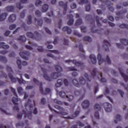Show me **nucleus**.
Instances as JSON below:
<instances>
[{
    "mask_svg": "<svg viewBox=\"0 0 128 128\" xmlns=\"http://www.w3.org/2000/svg\"><path fill=\"white\" fill-rule=\"evenodd\" d=\"M89 58L93 64H96V58L94 54H91L89 56Z\"/></svg>",
    "mask_w": 128,
    "mask_h": 128,
    "instance_id": "20",
    "label": "nucleus"
},
{
    "mask_svg": "<svg viewBox=\"0 0 128 128\" xmlns=\"http://www.w3.org/2000/svg\"><path fill=\"white\" fill-rule=\"evenodd\" d=\"M98 60L99 64H104V62H106V60L102 58V55L100 54L98 55Z\"/></svg>",
    "mask_w": 128,
    "mask_h": 128,
    "instance_id": "25",
    "label": "nucleus"
},
{
    "mask_svg": "<svg viewBox=\"0 0 128 128\" xmlns=\"http://www.w3.org/2000/svg\"><path fill=\"white\" fill-rule=\"evenodd\" d=\"M8 76L12 82H16V80H18V82L19 84H26V81L23 80L22 78V76H20V79L18 78H14V76H12V74L11 73H8Z\"/></svg>",
    "mask_w": 128,
    "mask_h": 128,
    "instance_id": "6",
    "label": "nucleus"
},
{
    "mask_svg": "<svg viewBox=\"0 0 128 128\" xmlns=\"http://www.w3.org/2000/svg\"><path fill=\"white\" fill-rule=\"evenodd\" d=\"M94 110H98L99 112H100L102 110V106L96 104L94 106Z\"/></svg>",
    "mask_w": 128,
    "mask_h": 128,
    "instance_id": "37",
    "label": "nucleus"
},
{
    "mask_svg": "<svg viewBox=\"0 0 128 128\" xmlns=\"http://www.w3.org/2000/svg\"><path fill=\"white\" fill-rule=\"evenodd\" d=\"M62 32H66L68 34H72V29L68 26H64L62 28Z\"/></svg>",
    "mask_w": 128,
    "mask_h": 128,
    "instance_id": "26",
    "label": "nucleus"
},
{
    "mask_svg": "<svg viewBox=\"0 0 128 128\" xmlns=\"http://www.w3.org/2000/svg\"><path fill=\"white\" fill-rule=\"evenodd\" d=\"M34 34L31 32H28L26 33V36L28 38H32V40H40L42 39V35L40 34L38 32H34Z\"/></svg>",
    "mask_w": 128,
    "mask_h": 128,
    "instance_id": "5",
    "label": "nucleus"
},
{
    "mask_svg": "<svg viewBox=\"0 0 128 128\" xmlns=\"http://www.w3.org/2000/svg\"><path fill=\"white\" fill-rule=\"evenodd\" d=\"M41 70L44 74V80H48V82H52V78H53L54 80H56V78H60V76H62V73L60 72H62V68L60 66H55V70L57 72L52 73L51 74V78L48 76V70L42 68V66Z\"/></svg>",
    "mask_w": 128,
    "mask_h": 128,
    "instance_id": "1",
    "label": "nucleus"
},
{
    "mask_svg": "<svg viewBox=\"0 0 128 128\" xmlns=\"http://www.w3.org/2000/svg\"><path fill=\"white\" fill-rule=\"evenodd\" d=\"M78 114H80V112L76 111L72 116H68V117L63 116V118H66L67 120H72L74 118H76V116H78Z\"/></svg>",
    "mask_w": 128,
    "mask_h": 128,
    "instance_id": "17",
    "label": "nucleus"
},
{
    "mask_svg": "<svg viewBox=\"0 0 128 128\" xmlns=\"http://www.w3.org/2000/svg\"><path fill=\"white\" fill-rule=\"evenodd\" d=\"M103 48L105 50V52H110V49L108 48L110 46L111 44L110 42L106 40H104L103 42Z\"/></svg>",
    "mask_w": 128,
    "mask_h": 128,
    "instance_id": "13",
    "label": "nucleus"
},
{
    "mask_svg": "<svg viewBox=\"0 0 128 128\" xmlns=\"http://www.w3.org/2000/svg\"><path fill=\"white\" fill-rule=\"evenodd\" d=\"M116 120H118V122H120V120H122V116L118 114L116 116Z\"/></svg>",
    "mask_w": 128,
    "mask_h": 128,
    "instance_id": "58",
    "label": "nucleus"
},
{
    "mask_svg": "<svg viewBox=\"0 0 128 128\" xmlns=\"http://www.w3.org/2000/svg\"><path fill=\"white\" fill-rule=\"evenodd\" d=\"M76 72H78V70L76 71H73V72H72V76H73L74 78H76V76H78V74Z\"/></svg>",
    "mask_w": 128,
    "mask_h": 128,
    "instance_id": "55",
    "label": "nucleus"
},
{
    "mask_svg": "<svg viewBox=\"0 0 128 128\" xmlns=\"http://www.w3.org/2000/svg\"><path fill=\"white\" fill-rule=\"evenodd\" d=\"M84 76L86 79L87 82H90V80H92V77L89 76L88 74L85 73L84 74Z\"/></svg>",
    "mask_w": 128,
    "mask_h": 128,
    "instance_id": "41",
    "label": "nucleus"
},
{
    "mask_svg": "<svg viewBox=\"0 0 128 128\" xmlns=\"http://www.w3.org/2000/svg\"><path fill=\"white\" fill-rule=\"evenodd\" d=\"M120 42L124 46H128V40L126 38L120 39Z\"/></svg>",
    "mask_w": 128,
    "mask_h": 128,
    "instance_id": "34",
    "label": "nucleus"
},
{
    "mask_svg": "<svg viewBox=\"0 0 128 128\" xmlns=\"http://www.w3.org/2000/svg\"><path fill=\"white\" fill-rule=\"evenodd\" d=\"M118 70H119V72H120V74H121V76H122V78H124V82H128V76L124 74V72H124L122 68H118Z\"/></svg>",
    "mask_w": 128,
    "mask_h": 128,
    "instance_id": "15",
    "label": "nucleus"
},
{
    "mask_svg": "<svg viewBox=\"0 0 128 128\" xmlns=\"http://www.w3.org/2000/svg\"><path fill=\"white\" fill-rule=\"evenodd\" d=\"M62 85V80L58 79L57 80V83L56 84V88H60Z\"/></svg>",
    "mask_w": 128,
    "mask_h": 128,
    "instance_id": "30",
    "label": "nucleus"
},
{
    "mask_svg": "<svg viewBox=\"0 0 128 128\" xmlns=\"http://www.w3.org/2000/svg\"><path fill=\"white\" fill-rule=\"evenodd\" d=\"M8 16V13H4L0 15V22H4Z\"/></svg>",
    "mask_w": 128,
    "mask_h": 128,
    "instance_id": "28",
    "label": "nucleus"
},
{
    "mask_svg": "<svg viewBox=\"0 0 128 128\" xmlns=\"http://www.w3.org/2000/svg\"><path fill=\"white\" fill-rule=\"evenodd\" d=\"M16 128H19V126H22V128H24V122L16 123Z\"/></svg>",
    "mask_w": 128,
    "mask_h": 128,
    "instance_id": "47",
    "label": "nucleus"
},
{
    "mask_svg": "<svg viewBox=\"0 0 128 128\" xmlns=\"http://www.w3.org/2000/svg\"><path fill=\"white\" fill-rule=\"evenodd\" d=\"M42 2L40 0H36L35 2V5L36 6H38L40 4H42Z\"/></svg>",
    "mask_w": 128,
    "mask_h": 128,
    "instance_id": "63",
    "label": "nucleus"
},
{
    "mask_svg": "<svg viewBox=\"0 0 128 128\" xmlns=\"http://www.w3.org/2000/svg\"><path fill=\"white\" fill-rule=\"evenodd\" d=\"M66 98H68V102H72V100H74V96L72 95L66 96Z\"/></svg>",
    "mask_w": 128,
    "mask_h": 128,
    "instance_id": "50",
    "label": "nucleus"
},
{
    "mask_svg": "<svg viewBox=\"0 0 128 128\" xmlns=\"http://www.w3.org/2000/svg\"><path fill=\"white\" fill-rule=\"evenodd\" d=\"M100 2H104L106 6H108V8L110 10V12H114V7L110 6L112 4V2L110 0H99Z\"/></svg>",
    "mask_w": 128,
    "mask_h": 128,
    "instance_id": "9",
    "label": "nucleus"
},
{
    "mask_svg": "<svg viewBox=\"0 0 128 128\" xmlns=\"http://www.w3.org/2000/svg\"><path fill=\"white\" fill-rule=\"evenodd\" d=\"M70 62H72L76 66H84V64L82 62H80V61L77 62L76 60H72V61L70 60H65V62H68V64Z\"/></svg>",
    "mask_w": 128,
    "mask_h": 128,
    "instance_id": "8",
    "label": "nucleus"
},
{
    "mask_svg": "<svg viewBox=\"0 0 128 128\" xmlns=\"http://www.w3.org/2000/svg\"><path fill=\"white\" fill-rule=\"evenodd\" d=\"M28 20L27 21L28 24H32V16L29 15L28 16Z\"/></svg>",
    "mask_w": 128,
    "mask_h": 128,
    "instance_id": "49",
    "label": "nucleus"
},
{
    "mask_svg": "<svg viewBox=\"0 0 128 128\" xmlns=\"http://www.w3.org/2000/svg\"><path fill=\"white\" fill-rule=\"evenodd\" d=\"M47 56L52 58H53V60H58V58L52 55V54H47Z\"/></svg>",
    "mask_w": 128,
    "mask_h": 128,
    "instance_id": "53",
    "label": "nucleus"
},
{
    "mask_svg": "<svg viewBox=\"0 0 128 128\" xmlns=\"http://www.w3.org/2000/svg\"><path fill=\"white\" fill-rule=\"evenodd\" d=\"M80 30L82 32H86V27L85 26H81Z\"/></svg>",
    "mask_w": 128,
    "mask_h": 128,
    "instance_id": "54",
    "label": "nucleus"
},
{
    "mask_svg": "<svg viewBox=\"0 0 128 128\" xmlns=\"http://www.w3.org/2000/svg\"><path fill=\"white\" fill-rule=\"evenodd\" d=\"M11 92H12L14 96H15L16 97H13L12 98V102H13L14 104V106H18V104L16 103L18 102V94H16V89L12 87L10 88Z\"/></svg>",
    "mask_w": 128,
    "mask_h": 128,
    "instance_id": "7",
    "label": "nucleus"
},
{
    "mask_svg": "<svg viewBox=\"0 0 128 128\" xmlns=\"http://www.w3.org/2000/svg\"><path fill=\"white\" fill-rule=\"evenodd\" d=\"M86 20H89L90 22H92V20L93 24H94V20H92V16L90 14H87L86 16Z\"/></svg>",
    "mask_w": 128,
    "mask_h": 128,
    "instance_id": "29",
    "label": "nucleus"
},
{
    "mask_svg": "<svg viewBox=\"0 0 128 128\" xmlns=\"http://www.w3.org/2000/svg\"><path fill=\"white\" fill-rule=\"evenodd\" d=\"M99 76L101 78H100V77L98 76V78L100 80V82H106V80L104 78H102V74L100 73Z\"/></svg>",
    "mask_w": 128,
    "mask_h": 128,
    "instance_id": "33",
    "label": "nucleus"
},
{
    "mask_svg": "<svg viewBox=\"0 0 128 128\" xmlns=\"http://www.w3.org/2000/svg\"><path fill=\"white\" fill-rule=\"evenodd\" d=\"M94 28H96V25H94L91 28L92 32V34H102V31L98 30H94Z\"/></svg>",
    "mask_w": 128,
    "mask_h": 128,
    "instance_id": "27",
    "label": "nucleus"
},
{
    "mask_svg": "<svg viewBox=\"0 0 128 128\" xmlns=\"http://www.w3.org/2000/svg\"><path fill=\"white\" fill-rule=\"evenodd\" d=\"M85 42H90L92 40V38L90 36H86L83 38Z\"/></svg>",
    "mask_w": 128,
    "mask_h": 128,
    "instance_id": "39",
    "label": "nucleus"
},
{
    "mask_svg": "<svg viewBox=\"0 0 128 128\" xmlns=\"http://www.w3.org/2000/svg\"><path fill=\"white\" fill-rule=\"evenodd\" d=\"M16 64L20 70H22V66H28V62H26L23 61L22 62V60H18L16 61Z\"/></svg>",
    "mask_w": 128,
    "mask_h": 128,
    "instance_id": "16",
    "label": "nucleus"
},
{
    "mask_svg": "<svg viewBox=\"0 0 128 128\" xmlns=\"http://www.w3.org/2000/svg\"><path fill=\"white\" fill-rule=\"evenodd\" d=\"M18 94L20 95H22V87H18Z\"/></svg>",
    "mask_w": 128,
    "mask_h": 128,
    "instance_id": "56",
    "label": "nucleus"
},
{
    "mask_svg": "<svg viewBox=\"0 0 128 128\" xmlns=\"http://www.w3.org/2000/svg\"><path fill=\"white\" fill-rule=\"evenodd\" d=\"M16 6L18 8H19V10H22V8H24L22 6V4H20V2H17L16 4Z\"/></svg>",
    "mask_w": 128,
    "mask_h": 128,
    "instance_id": "59",
    "label": "nucleus"
},
{
    "mask_svg": "<svg viewBox=\"0 0 128 128\" xmlns=\"http://www.w3.org/2000/svg\"><path fill=\"white\" fill-rule=\"evenodd\" d=\"M48 5L47 4H44L42 7V10L43 12H48Z\"/></svg>",
    "mask_w": 128,
    "mask_h": 128,
    "instance_id": "35",
    "label": "nucleus"
},
{
    "mask_svg": "<svg viewBox=\"0 0 128 128\" xmlns=\"http://www.w3.org/2000/svg\"><path fill=\"white\" fill-rule=\"evenodd\" d=\"M33 82L35 84H40V90L42 94H44V96H46V94H48L50 92V88H46L45 90L46 92H44V88H42V82H40L38 79L34 78L33 79Z\"/></svg>",
    "mask_w": 128,
    "mask_h": 128,
    "instance_id": "4",
    "label": "nucleus"
},
{
    "mask_svg": "<svg viewBox=\"0 0 128 128\" xmlns=\"http://www.w3.org/2000/svg\"><path fill=\"white\" fill-rule=\"evenodd\" d=\"M74 36H78V38H82V36L80 34V32H78L76 30L74 31Z\"/></svg>",
    "mask_w": 128,
    "mask_h": 128,
    "instance_id": "52",
    "label": "nucleus"
},
{
    "mask_svg": "<svg viewBox=\"0 0 128 128\" xmlns=\"http://www.w3.org/2000/svg\"><path fill=\"white\" fill-rule=\"evenodd\" d=\"M119 28H126L128 30V24H120L119 25Z\"/></svg>",
    "mask_w": 128,
    "mask_h": 128,
    "instance_id": "42",
    "label": "nucleus"
},
{
    "mask_svg": "<svg viewBox=\"0 0 128 128\" xmlns=\"http://www.w3.org/2000/svg\"><path fill=\"white\" fill-rule=\"evenodd\" d=\"M82 24V18H79L76 21L75 24L76 26H80Z\"/></svg>",
    "mask_w": 128,
    "mask_h": 128,
    "instance_id": "45",
    "label": "nucleus"
},
{
    "mask_svg": "<svg viewBox=\"0 0 128 128\" xmlns=\"http://www.w3.org/2000/svg\"><path fill=\"white\" fill-rule=\"evenodd\" d=\"M32 100L30 99H28L26 103L25 104V108H26L27 106H28L30 110V108H32V106H34V105L32 104H31Z\"/></svg>",
    "mask_w": 128,
    "mask_h": 128,
    "instance_id": "23",
    "label": "nucleus"
},
{
    "mask_svg": "<svg viewBox=\"0 0 128 128\" xmlns=\"http://www.w3.org/2000/svg\"><path fill=\"white\" fill-rule=\"evenodd\" d=\"M58 94L62 98H66V92H58Z\"/></svg>",
    "mask_w": 128,
    "mask_h": 128,
    "instance_id": "40",
    "label": "nucleus"
},
{
    "mask_svg": "<svg viewBox=\"0 0 128 128\" xmlns=\"http://www.w3.org/2000/svg\"><path fill=\"white\" fill-rule=\"evenodd\" d=\"M128 12L126 9H124L121 11L118 12H116V16H124V14H126V13Z\"/></svg>",
    "mask_w": 128,
    "mask_h": 128,
    "instance_id": "24",
    "label": "nucleus"
},
{
    "mask_svg": "<svg viewBox=\"0 0 128 128\" xmlns=\"http://www.w3.org/2000/svg\"><path fill=\"white\" fill-rule=\"evenodd\" d=\"M6 10L8 12H14V6H7Z\"/></svg>",
    "mask_w": 128,
    "mask_h": 128,
    "instance_id": "36",
    "label": "nucleus"
},
{
    "mask_svg": "<svg viewBox=\"0 0 128 128\" xmlns=\"http://www.w3.org/2000/svg\"><path fill=\"white\" fill-rule=\"evenodd\" d=\"M16 20V16L14 14L10 15L8 18V22H14Z\"/></svg>",
    "mask_w": 128,
    "mask_h": 128,
    "instance_id": "22",
    "label": "nucleus"
},
{
    "mask_svg": "<svg viewBox=\"0 0 128 128\" xmlns=\"http://www.w3.org/2000/svg\"><path fill=\"white\" fill-rule=\"evenodd\" d=\"M91 76H92L93 78H94V76H96V69H94V70L91 72Z\"/></svg>",
    "mask_w": 128,
    "mask_h": 128,
    "instance_id": "46",
    "label": "nucleus"
},
{
    "mask_svg": "<svg viewBox=\"0 0 128 128\" xmlns=\"http://www.w3.org/2000/svg\"><path fill=\"white\" fill-rule=\"evenodd\" d=\"M67 18L69 20L67 22V24L68 26H72L74 24V16L72 14H70L67 16Z\"/></svg>",
    "mask_w": 128,
    "mask_h": 128,
    "instance_id": "14",
    "label": "nucleus"
},
{
    "mask_svg": "<svg viewBox=\"0 0 128 128\" xmlns=\"http://www.w3.org/2000/svg\"><path fill=\"white\" fill-rule=\"evenodd\" d=\"M66 70H69V72H75L78 70L75 68L74 66L67 67Z\"/></svg>",
    "mask_w": 128,
    "mask_h": 128,
    "instance_id": "43",
    "label": "nucleus"
},
{
    "mask_svg": "<svg viewBox=\"0 0 128 128\" xmlns=\"http://www.w3.org/2000/svg\"><path fill=\"white\" fill-rule=\"evenodd\" d=\"M35 14L36 16H37L38 18H40V16H42V13L38 10H36Z\"/></svg>",
    "mask_w": 128,
    "mask_h": 128,
    "instance_id": "51",
    "label": "nucleus"
},
{
    "mask_svg": "<svg viewBox=\"0 0 128 128\" xmlns=\"http://www.w3.org/2000/svg\"><path fill=\"white\" fill-rule=\"evenodd\" d=\"M0 62H4V64H6L8 62V59L4 56H0Z\"/></svg>",
    "mask_w": 128,
    "mask_h": 128,
    "instance_id": "31",
    "label": "nucleus"
},
{
    "mask_svg": "<svg viewBox=\"0 0 128 128\" xmlns=\"http://www.w3.org/2000/svg\"><path fill=\"white\" fill-rule=\"evenodd\" d=\"M88 0H80L78 2L79 4L82 5L84 4H88Z\"/></svg>",
    "mask_w": 128,
    "mask_h": 128,
    "instance_id": "48",
    "label": "nucleus"
},
{
    "mask_svg": "<svg viewBox=\"0 0 128 128\" xmlns=\"http://www.w3.org/2000/svg\"><path fill=\"white\" fill-rule=\"evenodd\" d=\"M25 14H26V10H24L20 14V18H24L25 16Z\"/></svg>",
    "mask_w": 128,
    "mask_h": 128,
    "instance_id": "61",
    "label": "nucleus"
},
{
    "mask_svg": "<svg viewBox=\"0 0 128 128\" xmlns=\"http://www.w3.org/2000/svg\"><path fill=\"white\" fill-rule=\"evenodd\" d=\"M34 20H35V22H38V26H42V18H39V19L38 20V18H35Z\"/></svg>",
    "mask_w": 128,
    "mask_h": 128,
    "instance_id": "38",
    "label": "nucleus"
},
{
    "mask_svg": "<svg viewBox=\"0 0 128 128\" xmlns=\"http://www.w3.org/2000/svg\"><path fill=\"white\" fill-rule=\"evenodd\" d=\"M76 124H78L79 126H84V124L80 120L76 121Z\"/></svg>",
    "mask_w": 128,
    "mask_h": 128,
    "instance_id": "57",
    "label": "nucleus"
},
{
    "mask_svg": "<svg viewBox=\"0 0 128 128\" xmlns=\"http://www.w3.org/2000/svg\"><path fill=\"white\" fill-rule=\"evenodd\" d=\"M16 28V24H12L9 26V29L10 30H14Z\"/></svg>",
    "mask_w": 128,
    "mask_h": 128,
    "instance_id": "62",
    "label": "nucleus"
},
{
    "mask_svg": "<svg viewBox=\"0 0 128 128\" xmlns=\"http://www.w3.org/2000/svg\"><path fill=\"white\" fill-rule=\"evenodd\" d=\"M104 108L106 112H110L112 110V104L108 102H105L103 104Z\"/></svg>",
    "mask_w": 128,
    "mask_h": 128,
    "instance_id": "10",
    "label": "nucleus"
},
{
    "mask_svg": "<svg viewBox=\"0 0 128 128\" xmlns=\"http://www.w3.org/2000/svg\"><path fill=\"white\" fill-rule=\"evenodd\" d=\"M44 20L45 22H46L47 24H50L52 22V20L48 18H44Z\"/></svg>",
    "mask_w": 128,
    "mask_h": 128,
    "instance_id": "64",
    "label": "nucleus"
},
{
    "mask_svg": "<svg viewBox=\"0 0 128 128\" xmlns=\"http://www.w3.org/2000/svg\"><path fill=\"white\" fill-rule=\"evenodd\" d=\"M22 112L24 114H25V116H24L25 118H28V120H32V112L30 111V112H28V113H26V110H23Z\"/></svg>",
    "mask_w": 128,
    "mask_h": 128,
    "instance_id": "18",
    "label": "nucleus"
},
{
    "mask_svg": "<svg viewBox=\"0 0 128 128\" xmlns=\"http://www.w3.org/2000/svg\"><path fill=\"white\" fill-rule=\"evenodd\" d=\"M18 40H20L22 42H26V38L24 36H20L19 38H18Z\"/></svg>",
    "mask_w": 128,
    "mask_h": 128,
    "instance_id": "32",
    "label": "nucleus"
},
{
    "mask_svg": "<svg viewBox=\"0 0 128 128\" xmlns=\"http://www.w3.org/2000/svg\"><path fill=\"white\" fill-rule=\"evenodd\" d=\"M19 54L23 60H28V56H30V52L28 51L25 52H21L19 53Z\"/></svg>",
    "mask_w": 128,
    "mask_h": 128,
    "instance_id": "12",
    "label": "nucleus"
},
{
    "mask_svg": "<svg viewBox=\"0 0 128 128\" xmlns=\"http://www.w3.org/2000/svg\"><path fill=\"white\" fill-rule=\"evenodd\" d=\"M58 4L60 6L64 8L63 14L64 16V14H66V10H68V2L64 3V2L60 1L58 2Z\"/></svg>",
    "mask_w": 128,
    "mask_h": 128,
    "instance_id": "11",
    "label": "nucleus"
},
{
    "mask_svg": "<svg viewBox=\"0 0 128 128\" xmlns=\"http://www.w3.org/2000/svg\"><path fill=\"white\" fill-rule=\"evenodd\" d=\"M96 22L97 26H102V24L100 22V17L98 16H96Z\"/></svg>",
    "mask_w": 128,
    "mask_h": 128,
    "instance_id": "44",
    "label": "nucleus"
},
{
    "mask_svg": "<svg viewBox=\"0 0 128 128\" xmlns=\"http://www.w3.org/2000/svg\"><path fill=\"white\" fill-rule=\"evenodd\" d=\"M54 102L55 104H60V105L64 104L66 106H68V103L66 102H64L62 103V102L61 101L58 100L56 99H54Z\"/></svg>",
    "mask_w": 128,
    "mask_h": 128,
    "instance_id": "21",
    "label": "nucleus"
},
{
    "mask_svg": "<svg viewBox=\"0 0 128 128\" xmlns=\"http://www.w3.org/2000/svg\"><path fill=\"white\" fill-rule=\"evenodd\" d=\"M48 108L52 112H54L56 114H61V116H68V114L66 112H64V108H63L60 107V106H58V105H55L54 106V108H56V110H60V112L54 110V109L52 108L50 104L48 105Z\"/></svg>",
    "mask_w": 128,
    "mask_h": 128,
    "instance_id": "3",
    "label": "nucleus"
},
{
    "mask_svg": "<svg viewBox=\"0 0 128 128\" xmlns=\"http://www.w3.org/2000/svg\"><path fill=\"white\" fill-rule=\"evenodd\" d=\"M82 106L84 110L88 108V106H90V101L88 100H84L82 104Z\"/></svg>",
    "mask_w": 128,
    "mask_h": 128,
    "instance_id": "19",
    "label": "nucleus"
},
{
    "mask_svg": "<svg viewBox=\"0 0 128 128\" xmlns=\"http://www.w3.org/2000/svg\"><path fill=\"white\" fill-rule=\"evenodd\" d=\"M106 62L108 64H112V61H110V56H106Z\"/></svg>",
    "mask_w": 128,
    "mask_h": 128,
    "instance_id": "60",
    "label": "nucleus"
},
{
    "mask_svg": "<svg viewBox=\"0 0 128 128\" xmlns=\"http://www.w3.org/2000/svg\"><path fill=\"white\" fill-rule=\"evenodd\" d=\"M72 84H74V86H76L77 88H80V86H84V84H86V86L88 88H90V84L86 82V80L84 78L82 77H80L79 78V82L76 79H74L72 80Z\"/></svg>",
    "mask_w": 128,
    "mask_h": 128,
    "instance_id": "2",
    "label": "nucleus"
}]
</instances>
